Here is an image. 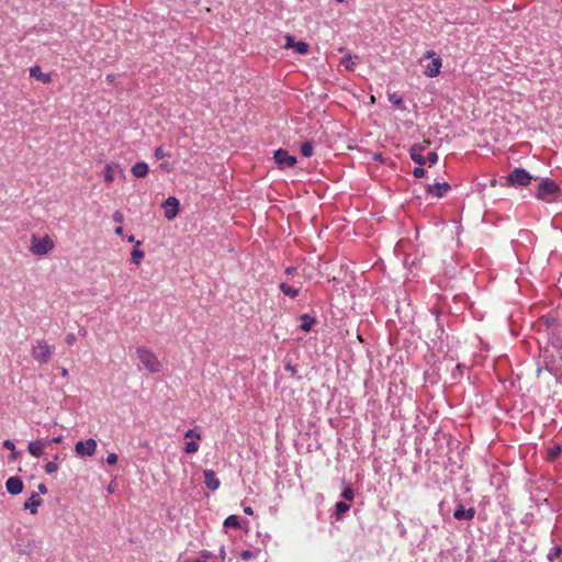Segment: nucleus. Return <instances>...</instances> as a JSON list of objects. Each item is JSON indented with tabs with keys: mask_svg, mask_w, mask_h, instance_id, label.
I'll return each instance as SVG.
<instances>
[{
	"mask_svg": "<svg viewBox=\"0 0 562 562\" xmlns=\"http://www.w3.org/2000/svg\"><path fill=\"white\" fill-rule=\"evenodd\" d=\"M335 508H336V513H335L336 519L339 520L341 515L349 510L350 505L346 502H337Z\"/></svg>",
	"mask_w": 562,
	"mask_h": 562,
	"instance_id": "23",
	"label": "nucleus"
},
{
	"mask_svg": "<svg viewBox=\"0 0 562 562\" xmlns=\"http://www.w3.org/2000/svg\"><path fill=\"white\" fill-rule=\"evenodd\" d=\"M560 187L558 183L554 180L547 178L539 183L535 196L543 202L552 203L558 199Z\"/></svg>",
	"mask_w": 562,
	"mask_h": 562,
	"instance_id": "1",
	"label": "nucleus"
},
{
	"mask_svg": "<svg viewBox=\"0 0 562 562\" xmlns=\"http://www.w3.org/2000/svg\"><path fill=\"white\" fill-rule=\"evenodd\" d=\"M19 456H20V452H18V451L14 449V451H11L10 460H16Z\"/></svg>",
	"mask_w": 562,
	"mask_h": 562,
	"instance_id": "47",
	"label": "nucleus"
},
{
	"mask_svg": "<svg viewBox=\"0 0 562 562\" xmlns=\"http://www.w3.org/2000/svg\"><path fill=\"white\" fill-rule=\"evenodd\" d=\"M225 555H226L225 548H224V547H222V548H221V550H220V557H221V559H223V560H224V559H225Z\"/></svg>",
	"mask_w": 562,
	"mask_h": 562,
	"instance_id": "52",
	"label": "nucleus"
},
{
	"mask_svg": "<svg viewBox=\"0 0 562 562\" xmlns=\"http://www.w3.org/2000/svg\"><path fill=\"white\" fill-rule=\"evenodd\" d=\"M61 375H63V376L68 375V370L64 368V369L61 370Z\"/></svg>",
	"mask_w": 562,
	"mask_h": 562,
	"instance_id": "55",
	"label": "nucleus"
},
{
	"mask_svg": "<svg viewBox=\"0 0 562 562\" xmlns=\"http://www.w3.org/2000/svg\"><path fill=\"white\" fill-rule=\"evenodd\" d=\"M293 49L297 54L305 55L308 52V44L303 41L295 42Z\"/></svg>",
	"mask_w": 562,
	"mask_h": 562,
	"instance_id": "27",
	"label": "nucleus"
},
{
	"mask_svg": "<svg viewBox=\"0 0 562 562\" xmlns=\"http://www.w3.org/2000/svg\"><path fill=\"white\" fill-rule=\"evenodd\" d=\"M142 241L137 240L136 241V247L133 249L131 256H132V261L135 263V265H139L140 261L143 260L145 254L143 250H140L138 247L140 246Z\"/></svg>",
	"mask_w": 562,
	"mask_h": 562,
	"instance_id": "21",
	"label": "nucleus"
},
{
	"mask_svg": "<svg viewBox=\"0 0 562 562\" xmlns=\"http://www.w3.org/2000/svg\"><path fill=\"white\" fill-rule=\"evenodd\" d=\"M313 151H314V147H313V143L312 142H304L302 145H301V154L304 156V157H311L313 155Z\"/></svg>",
	"mask_w": 562,
	"mask_h": 562,
	"instance_id": "25",
	"label": "nucleus"
},
{
	"mask_svg": "<svg viewBox=\"0 0 562 562\" xmlns=\"http://www.w3.org/2000/svg\"><path fill=\"white\" fill-rule=\"evenodd\" d=\"M426 171L424 168H422L420 166L419 167H416L414 170H413V175L414 177L416 178H423L425 176Z\"/></svg>",
	"mask_w": 562,
	"mask_h": 562,
	"instance_id": "38",
	"label": "nucleus"
},
{
	"mask_svg": "<svg viewBox=\"0 0 562 562\" xmlns=\"http://www.w3.org/2000/svg\"><path fill=\"white\" fill-rule=\"evenodd\" d=\"M58 470V463L55 461H49L45 464V472L48 474L55 473Z\"/></svg>",
	"mask_w": 562,
	"mask_h": 562,
	"instance_id": "29",
	"label": "nucleus"
},
{
	"mask_svg": "<svg viewBox=\"0 0 562 562\" xmlns=\"http://www.w3.org/2000/svg\"><path fill=\"white\" fill-rule=\"evenodd\" d=\"M425 159H426V164H428L429 166H432L437 162L438 155L436 151H430V153H428L427 157H425Z\"/></svg>",
	"mask_w": 562,
	"mask_h": 562,
	"instance_id": "33",
	"label": "nucleus"
},
{
	"mask_svg": "<svg viewBox=\"0 0 562 562\" xmlns=\"http://www.w3.org/2000/svg\"><path fill=\"white\" fill-rule=\"evenodd\" d=\"M295 269L294 268H286L285 272L288 274H291Z\"/></svg>",
	"mask_w": 562,
	"mask_h": 562,
	"instance_id": "54",
	"label": "nucleus"
},
{
	"mask_svg": "<svg viewBox=\"0 0 562 562\" xmlns=\"http://www.w3.org/2000/svg\"><path fill=\"white\" fill-rule=\"evenodd\" d=\"M474 515H475L474 508L465 509L462 505H459L453 513V517L458 520H462V519L471 520V519H473Z\"/></svg>",
	"mask_w": 562,
	"mask_h": 562,
	"instance_id": "15",
	"label": "nucleus"
},
{
	"mask_svg": "<svg viewBox=\"0 0 562 562\" xmlns=\"http://www.w3.org/2000/svg\"><path fill=\"white\" fill-rule=\"evenodd\" d=\"M131 172L135 178H145L149 172V167L145 161H138L132 167Z\"/></svg>",
	"mask_w": 562,
	"mask_h": 562,
	"instance_id": "17",
	"label": "nucleus"
},
{
	"mask_svg": "<svg viewBox=\"0 0 562 562\" xmlns=\"http://www.w3.org/2000/svg\"><path fill=\"white\" fill-rule=\"evenodd\" d=\"M273 159L280 168L294 167L296 164V157L282 148L276 150Z\"/></svg>",
	"mask_w": 562,
	"mask_h": 562,
	"instance_id": "7",
	"label": "nucleus"
},
{
	"mask_svg": "<svg viewBox=\"0 0 562 562\" xmlns=\"http://www.w3.org/2000/svg\"><path fill=\"white\" fill-rule=\"evenodd\" d=\"M553 551H554L553 553H550V554H549V558H550L551 560H552V558H553V557H559V555H560V553H561V551H562V549H561L560 547H555V548H553Z\"/></svg>",
	"mask_w": 562,
	"mask_h": 562,
	"instance_id": "44",
	"label": "nucleus"
},
{
	"mask_svg": "<svg viewBox=\"0 0 562 562\" xmlns=\"http://www.w3.org/2000/svg\"><path fill=\"white\" fill-rule=\"evenodd\" d=\"M341 64L346 67V69L348 70H352L353 66H355V63L352 60V57L350 55L344 57L341 59Z\"/></svg>",
	"mask_w": 562,
	"mask_h": 562,
	"instance_id": "32",
	"label": "nucleus"
},
{
	"mask_svg": "<svg viewBox=\"0 0 562 562\" xmlns=\"http://www.w3.org/2000/svg\"><path fill=\"white\" fill-rule=\"evenodd\" d=\"M561 452H562V449H561L560 446H553V447L549 448L548 451H547L548 460L549 461H554L555 459L559 458Z\"/></svg>",
	"mask_w": 562,
	"mask_h": 562,
	"instance_id": "24",
	"label": "nucleus"
},
{
	"mask_svg": "<svg viewBox=\"0 0 562 562\" xmlns=\"http://www.w3.org/2000/svg\"><path fill=\"white\" fill-rule=\"evenodd\" d=\"M154 156L156 159H162L165 157H170V154L169 153H166L162 148V146H159L155 149L154 151Z\"/></svg>",
	"mask_w": 562,
	"mask_h": 562,
	"instance_id": "31",
	"label": "nucleus"
},
{
	"mask_svg": "<svg viewBox=\"0 0 562 562\" xmlns=\"http://www.w3.org/2000/svg\"><path fill=\"white\" fill-rule=\"evenodd\" d=\"M127 241L134 243L135 241V237L133 235L128 236L127 237Z\"/></svg>",
	"mask_w": 562,
	"mask_h": 562,
	"instance_id": "53",
	"label": "nucleus"
},
{
	"mask_svg": "<svg viewBox=\"0 0 562 562\" xmlns=\"http://www.w3.org/2000/svg\"><path fill=\"white\" fill-rule=\"evenodd\" d=\"M55 247V243L49 235L38 237L36 235L31 236L30 251L34 256H45L49 254Z\"/></svg>",
	"mask_w": 562,
	"mask_h": 562,
	"instance_id": "3",
	"label": "nucleus"
},
{
	"mask_svg": "<svg viewBox=\"0 0 562 562\" xmlns=\"http://www.w3.org/2000/svg\"><path fill=\"white\" fill-rule=\"evenodd\" d=\"M341 496L346 501L351 502L355 498V492L351 487L348 486L342 491Z\"/></svg>",
	"mask_w": 562,
	"mask_h": 562,
	"instance_id": "30",
	"label": "nucleus"
},
{
	"mask_svg": "<svg viewBox=\"0 0 562 562\" xmlns=\"http://www.w3.org/2000/svg\"><path fill=\"white\" fill-rule=\"evenodd\" d=\"M256 557V553L254 551H250V550H245L240 553V558L243 560H249V559H252Z\"/></svg>",
	"mask_w": 562,
	"mask_h": 562,
	"instance_id": "37",
	"label": "nucleus"
},
{
	"mask_svg": "<svg viewBox=\"0 0 562 562\" xmlns=\"http://www.w3.org/2000/svg\"><path fill=\"white\" fill-rule=\"evenodd\" d=\"M117 462V454L116 453H109L106 457V463L110 465H113Z\"/></svg>",
	"mask_w": 562,
	"mask_h": 562,
	"instance_id": "39",
	"label": "nucleus"
},
{
	"mask_svg": "<svg viewBox=\"0 0 562 562\" xmlns=\"http://www.w3.org/2000/svg\"><path fill=\"white\" fill-rule=\"evenodd\" d=\"M200 446L196 441H188L184 446V452L188 454H193L198 452Z\"/></svg>",
	"mask_w": 562,
	"mask_h": 562,
	"instance_id": "28",
	"label": "nucleus"
},
{
	"mask_svg": "<svg viewBox=\"0 0 562 562\" xmlns=\"http://www.w3.org/2000/svg\"><path fill=\"white\" fill-rule=\"evenodd\" d=\"M37 490L41 494H47L48 490L44 483L38 484Z\"/></svg>",
	"mask_w": 562,
	"mask_h": 562,
	"instance_id": "45",
	"label": "nucleus"
},
{
	"mask_svg": "<svg viewBox=\"0 0 562 562\" xmlns=\"http://www.w3.org/2000/svg\"><path fill=\"white\" fill-rule=\"evenodd\" d=\"M3 447H4L5 449L11 450V451H14V449H15V445H14V442H13L12 440H10V439H5V440L3 441Z\"/></svg>",
	"mask_w": 562,
	"mask_h": 562,
	"instance_id": "41",
	"label": "nucleus"
},
{
	"mask_svg": "<svg viewBox=\"0 0 562 562\" xmlns=\"http://www.w3.org/2000/svg\"><path fill=\"white\" fill-rule=\"evenodd\" d=\"M179 200L175 196H169L165 203V217L169 221L173 220L179 213Z\"/></svg>",
	"mask_w": 562,
	"mask_h": 562,
	"instance_id": "10",
	"label": "nucleus"
},
{
	"mask_svg": "<svg viewBox=\"0 0 562 562\" xmlns=\"http://www.w3.org/2000/svg\"><path fill=\"white\" fill-rule=\"evenodd\" d=\"M430 145L429 140H423L422 143L414 144L412 147L420 148V153H424Z\"/></svg>",
	"mask_w": 562,
	"mask_h": 562,
	"instance_id": "36",
	"label": "nucleus"
},
{
	"mask_svg": "<svg viewBox=\"0 0 562 562\" xmlns=\"http://www.w3.org/2000/svg\"><path fill=\"white\" fill-rule=\"evenodd\" d=\"M49 446V440L47 439H37L34 441H31L27 445V451L34 458H40L44 454L45 448Z\"/></svg>",
	"mask_w": 562,
	"mask_h": 562,
	"instance_id": "9",
	"label": "nucleus"
},
{
	"mask_svg": "<svg viewBox=\"0 0 562 562\" xmlns=\"http://www.w3.org/2000/svg\"><path fill=\"white\" fill-rule=\"evenodd\" d=\"M186 438H195L196 440H201V434L196 432L195 429H189L184 434Z\"/></svg>",
	"mask_w": 562,
	"mask_h": 562,
	"instance_id": "35",
	"label": "nucleus"
},
{
	"mask_svg": "<svg viewBox=\"0 0 562 562\" xmlns=\"http://www.w3.org/2000/svg\"><path fill=\"white\" fill-rule=\"evenodd\" d=\"M95 450L97 441L92 438H89L86 441H78L75 445V452L78 457H91L95 453Z\"/></svg>",
	"mask_w": 562,
	"mask_h": 562,
	"instance_id": "6",
	"label": "nucleus"
},
{
	"mask_svg": "<svg viewBox=\"0 0 562 562\" xmlns=\"http://www.w3.org/2000/svg\"><path fill=\"white\" fill-rule=\"evenodd\" d=\"M316 323V319L307 314H304L301 316V325L300 328L303 331H310L312 329V326Z\"/></svg>",
	"mask_w": 562,
	"mask_h": 562,
	"instance_id": "19",
	"label": "nucleus"
},
{
	"mask_svg": "<svg viewBox=\"0 0 562 562\" xmlns=\"http://www.w3.org/2000/svg\"><path fill=\"white\" fill-rule=\"evenodd\" d=\"M435 55L436 54L434 50H428L425 55L427 58H432L431 63L426 67L424 71V74L429 78L438 76L441 68V58L435 57Z\"/></svg>",
	"mask_w": 562,
	"mask_h": 562,
	"instance_id": "8",
	"label": "nucleus"
},
{
	"mask_svg": "<svg viewBox=\"0 0 562 562\" xmlns=\"http://www.w3.org/2000/svg\"><path fill=\"white\" fill-rule=\"evenodd\" d=\"M49 440V445L50 443H60L63 441V436H58V437H54L52 439H48Z\"/></svg>",
	"mask_w": 562,
	"mask_h": 562,
	"instance_id": "46",
	"label": "nucleus"
},
{
	"mask_svg": "<svg viewBox=\"0 0 562 562\" xmlns=\"http://www.w3.org/2000/svg\"><path fill=\"white\" fill-rule=\"evenodd\" d=\"M65 341L67 345L72 346L76 342L75 334L70 333L66 336Z\"/></svg>",
	"mask_w": 562,
	"mask_h": 562,
	"instance_id": "40",
	"label": "nucleus"
},
{
	"mask_svg": "<svg viewBox=\"0 0 562 562\" xmlns=\"http://www.w3.org/2000/svg\"><path fill=\"white\" fill-rule=\"evenodd\" d=\"M284 40H285L284 48H286V49L293 48V46L295 44L294 37L292 35L288 34L284 36Z\"/></svg>",
	"mask_w": 562,
	"mask_h": 562,
	"instance_id": "34",
	"label": "nucleus"
},
{
	"mask_svg": "<svg viewBox=\"0 0 562 562\" xmlns=\"http://www.w3.org/2000/svg\"><path fill=\"white\" fill-rule=\"evenodd\" d=\"M239 520L235 515H231L224 520V527L226 528H239Z\"/></svg>",
	"mask_w": 562,
	"mask_h": 562,
	"instance_id": "26",
	"label": "nucleus"
},
{
	"mask_svg": "<svg viewBox=\"0 0 562 562\" xmlns=\"http://www.w3.org/2000/svg\"><path fill=\"white\" fill-rule=\"evenodd\" d=\"M280 290L284 295H288L292 299L296 297L299 295V289H295L286 283L280 284Z\"/></svg>",
	"mask_w": 562,
	"mask_h": 562,
	"instance_id": "22",
	"label": "nucleus"
},
{
	"mask_svg": "<svg viewBox=\"0 0 562 562\" xmlns=\"http://www.w3.org/2000/svg\"><path fill=\"white\" fill-rule=\"evenodd\" d=\"M244 513L247 514V515H252L254 514V510L250 506H247L244 508Z\"/></svg>",
	"mask_w": 562,
	"mask_h": 562,
	"instance_id": "49",
	"label": "nucleus"
},
{
	"mask_svg": "<svg viewBox=\"0 0 562 562\" xmlns=\"http://www.w3.org/2000/svg\"><path fill=\"white\" fill-rule=\"evenodd\" d=\"M115 234L116 235H122L123 234V227L122 226H117L115 229H114Z\"/></svg>",
	"mask_w": 562,
	"mask_h": 562,
	"instance_id": "51",
	"label": "nucleus"
},
{
	"mask_svg": "<svg viewBox=\"0 0 562 562\" xmlns=\"http://www.w3.org/2000/svg\"><path fill=\"white\" fill-rule=\"evenodd\" d=\"M204 476V484L207 488L212 491H216L220 488L221 482L217 479L215 472L213 470H204L203 471Z\"/></svg>",
	"mask_w": 562,
	"mask_h": 562,
	"instance_id": "13",
	"label": "nucleus"
},
{
	"mask_svg": "<svg viewBox=\"0 0 562 562\" xmlns=\"http://www.w3.org/2000/svg\"><path fill=\"white\" fill-rule=\"evenodd\" d=\"M136 355L145 369L150 373H158L161 371V362L151 350L140 347L137 348Z\"/></svg>",
	"mask_w": 562,
	"mask_h": 562,
	"instance_id": "4",
	"label": "nucleus"
},
{
	"mask_svg": "<svg viewBox=\"0 0 562 562\" xmlns=\"http://www.w3.org/2000/svg\"><path fill=\"white\" fill-rule=\"evenodd\" d=\"M43 503V499L38 496V494L33 493L31 497L24 503V508L30 509L32 514L37 513L38 506Z\"/></svg>",
	"mask_w": 562,
	"mask_h": 562,
	"instance_id": "18",
	"label": "nucleus"
},
{
	"mask_svg": "<svg viewBox=\"0 0 562 562\" xmlns=\"http://www.w3.org/2000/svg\"><path fill=\"white\" fill-rule=\"evenodd\" d=\"M59 459L58 454L54 457V461L56 462Z\"/></svg>",
	"mask_w": 562,
	"mask_h": 562,
	"instance_id": "56",
	"label": "nucleus"
},
{
	"mask_svg": "<svg viewBox=\"0 0 562 562\" xmlns=\"http://www.w3.org/2000/svg\"><path fill=\"white\" fill-rule=\"evenodd\" d=\"M389 99H390V101H391L392 103H394V104H396V105L401 104V102H402V98H401V97H398V95H396V94H391V95L389 97Z\"/></svg>",
	"mask_w": 562,
	"mask_h": 562,
	"instance_id": "43",
	"label": "nucleus"
},
{
	"mask_svg": "<svg viewBox=\"0 0 562 562\" xmlns=\"http://www.w3.org/2000/svg\"><path fill=\"white\" fill-rule=\"evenodd\" d=\"M7 491L12 495H18L23 491V482L18 476H11L5 482Z\"/></svg>",
	"mask_w": 562,
	"mask_h": 562,
	"instance_id": "14",
	"label": "nucleus"
},
{
	"mask_svg": "<svg viewBox=\"0 0 562 562\" xmlns=\"http://www.w3.org/2000/svg\"><path fill=\"white\" fill-rule=\"evenodd\" d=\"M119 172L121 176H124V170L117 162H109L105 165L103 169V178L106 183H111L114 181L115 173Z\"/></svg>",
	"mask_w": 562,
	"mask_h": 562,
	"instance_id": "11",
	"label": "nucleus"
},
{
	"mask_svg": "<svg viewBox=\"0 0 562 562\" xmlns=\"http://www.w3.org/2000/svg\"><path fill=\"white\" fill-rule=\"evenodd\" d=\"M30 76L43 83H49L52 81L50 75L43 72L38 66H33L30 68Z\"/></svg>",
	"mask_w": 562,
	"mask_h": 562,
	"instance_id": "16",
	"label": "nucleus"
},
{
	"mask_svg": "<svg viewBox=\"0 0 562 562\" xmlns=\"http://www.w3.org/2000/svg\"><path fill=\"white\" fill-rule=\"evenodd\" d=\"M450 190V186L448 182H438L435 184H427L426 192L436 198H443L448 191Z\"/></svg>",
	"mask_w": 562,
	"mask_h": 562,
	"instance_id": "12",
	"label": "nucleus"
},
{
	"mask_svg": "<svg viewBox=\"0 0 562 562\" xmlns=\"http://www.w3.org/2000/svg\"><path fill=\"white\" fill-rule=\"evenodd\" d=\"M533 177L524 168H515L507 177V184L510 187H527Z\"/></svg>",
	"mask_w": 562,
	"mask_h": 562,
	"instance_id": "5",
	"label": "nucleus"
},
{
	"mask_svg": "<svg viewBox=\"0 0 562 562\" xmlns=\"http://www.w3.org/2000/svg\"><path fill=\"white\" fill-rule=\"evenodd\" d=\"M160 168H161L162 170L167 171V172H169V171H170V168H169L168 164H165V162H164V164H161V165H160Z\"/></svg>",
	"mask_w": 562,
	"mask_h": 562,
	"instance_id": "50",
	"label": "nucleus"
},
{
	"mask_svg": "<svg viewBox=\"0 0 562 562\" xmlns=\"http://www.w3.org/2000/svg\"><path fill=\"white\" fill-rule=\"evenodd\" d=\"M54 352V346L49 345L45 339H36L32 344L31 355L40 364H46L50 361Z\"/></svg>",
	"mask_w": 562,
	"mask_h": 562,
	"instance_id": "2",
	"label": "nucleus"
},
{
	"mask_svg": "<svg viewBox=\"0 0 562 562\" xmlns=\"http://www.w3.org/2000/svg\"><path fill=\"white\" fill-rule=\"evenodd\" d=\"M114 79H115V75H113V74H109V75H106V81H108V82H110V83H111V82H113V81H114Z\"/></svg>",
	"mask_w": 562,
	"mask_h": 562,
	"instance_id": "48",
	"label": "nucleus"
},
{
	"mask_svg": "<svg viewBox=\"0 0 562 562\" xmlns=\"http://www.w3.org/2000/svg\"><path fill=\"white\" fill-rule=\"evenodd\" d=\"M113 220L116 222V223H122L123 220H124V216H123V213L120 212V211H115L114 214H113Z\"/></svg>",
	"mask_w": 562,
	"mask_h": 562,
	"instance_id": "42",
	"label": "nucleus"
},
{
	"mask_svg": "<svg viewBox=\"0 0 562 562\" xmlns=\"http://www.w3.org/2000/svg\"><path fill=\"white\" fill-rule=\"evenodd\" d=\"M411 158L414 162L418 164L419 166H423L426 164V159L423 156V153H420V148L418 147H412L409 151Z\"/></svg>",
	"mask_w": 562,
	"mask_h": 562,
	"instance_id": "20",
	"label": "nucleus"
}]
</instances>
